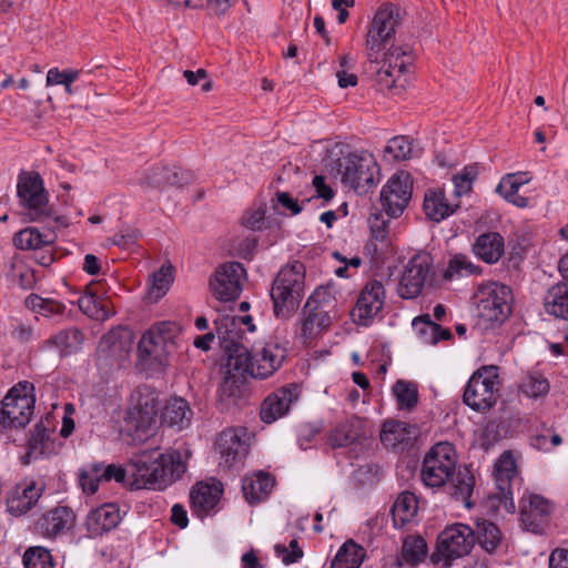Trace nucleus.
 Here are the masks:
<instances>
[{"label":"nucleus","instance_id":"nucleus-1","mask_svg":"<svg viewBox=\"0 0 568 568\" xmlns=\"http://www.w3.org/2000/svg\"><path fill=\"white\" fill-rule=\"evenodd\" d=\"M129 471L133 477L131 486L135 489L162 490L179 479L186 470V465L176 450L160 453L158 448L142 450L132 456ZM128 469L114 464L102 466L101 476L104 481L114 479L124 483Z\"/></svg>","mask_w":568,"mask_h":568},{"label":"nucleus","instance_id":"nucleus-2","mask_svg":"<svg viewBox=\"0 0 568 568\" xmlns=\"http://www.w3.org/2000/svg\"><path fill=\"white\" fill-rule=\"evenodd\" d=\"M326 168L335 178L358 194L367 193L375 186L376 175L379 174L378 164L368 152H349L347 155L333 156V152L326 158Z\"/></svg>","mask_w":568,"mask_h":568},{"label":"nucleus","instance_id":"nucleus-3","mask_svg":"<svg viewBox=\"0 0 568 568\" xmlns=\"http://www.w3.org/2000/svg\"><path fill=\"white\" fill-rule=\"evenodd\" d=\"M305 266L301 262L283 267L275 277L271 297L277 317L288 318L300 306L304 294Z\"/></svg>","mask_w":568,"mask_h":568},{"label":"nucleus","instance_id":"nucleus-4","mask_svg":"<svg viewBox=\"0 0 568 568\" xmlns=\"http://www.w3.org/2000/svg\"><path fill=\"white\" fill-rule=\"evenodd\" d=\"M336 298L331 288L318 287L308 297L302 310V337L313 339L329 328L337 316Z\"/></svg>","mask_w":568,"mask_h":568},{"label":"nucleus","instance_id":"nucleus-5","mask_svg":"<svg viewBox=\"0 0 568 568\" xmlns=\"http://www.w3.org/2000/svg\"><path fill=\"white\" fill-rule=\"evenodd\" d=\"M17 196L26 222L42 221L51 216L49 194L43 179L36 171H21L18 175Z\"/></svg>","mask_w":568,"mask_h":568},{"label":"nucleus","instance_id":"nucleus-6","mask_svg":"<svg viewBox=\"0 0 568 568\" xmlns=\"http://www.w3.org/2000/svg\"><path fill=\"white\" fill-rule=\"evenodd\" d=\"M180 333L181 327L175 322L164 321L153 324L139 342L140 358L164 365L168 357L175 351Z\"/></svg>","mask_w":568,"mask_h":568},{"label":"nucleus","instance_id":"nucleus-7","mask_svg":"<svg viewBox=\"0 0 568 568\" xmlns=\"http://www.w3.org/2000/svg\"><path fill=\"white\" fill-rule=\"evenodd\" d=\"M476 544L475 531L468 525L454 524L446 527L437 537L436 550L430 559L444 568L452 566L453 561L468 555Z\"/></svg>","mask_w":568,"mask_h":568},{"label":"nucleus","instance_id":"nucleus-8","mask_svg":"<svg viewBox=\"0 0 568 568\" xmlns=\"http://www.w3.org/2000/svg\"><path fill=\"white\" fill-rule=\"evenodd\" d=\"M399 8L385 3L376 11L366 37V55L371 64H378L379 52L394 37L399 26Z\"/></svg>","mask_w":568,"mask_h":568},{"label":"nucleus","instance_id":"nucleus-9","mask_svg":"<svg viewBox=\"0 0 568 568\" xmlns=\"http://www.w3.org/2000/svg\"><path fill=\"white\" fill-rule=\"evenodd\" d=\"M34 387L29 382H19L1 402L0 423L4 427H24L33 414Z\"/></svg>","mask_w":568,"mask_h":568},{"label":"nucleus","instance_id":"nucleus-10","mask_svg":"<svg viewBox=\"0 0 568 568\" xmlns=\"http://www.w3.org/2000/svg\"><path fill=\"white\" fill-rule=\"evenodd\" d=\"M479 316L491 323H504L513 313V291L508 285L489 282L477 293Z\"/></svg>","mask_w":568,"mask_h":568},{"label":"nucleus","instance_id":"nucleus-11","mask_svg":"<svg viewBox=\"0 0 568 568\" xmlns=\"http://www.w3.org/2000/svg\"><path fill=\"white\" fill-rule=\"evenodd\" d=\"M456 467V453L448 443L434 445L425 455L420 477L423 483L430 488L444 486Z\"/></svg>","mask_w":568,"mask_h":568},{"label":"nucleus","instance_id":"nucleus-12","mask_svg":"<svg viewBox=\"0 0 568 568\" xmlns=\"http://www.w3.org/2000/svg\"><path fill=\"white\" fill-rule=\"evenodd\" d=\"M498 368L484 366L469 378L463 400L471 409L484 412L493 407L497 400Z\"/></svg>","mask_w":568,"mask_h":568},{"label":"nucleus","instance_id":"nucleus-13","mask_svg":"<svg viewBox=\"0 0 568 568\" xmlns=\"http://www.w3.org/2000/svg\"><path fill=\"white\" fill-rule=\"evenodd\" d=\"M217 336L221 341L226 357L229 369L243 375L247 373L251 375V363L253 354H251L245 345L235 339L236 333L234 332L235 318L234 316H223L214 322Z\"/></svg>","mask_w":568,"mask_h":568},{"label":"nucleus","instance_id":"nucleus-14","mask_svg":"<svg viewBox=\"0 0 568 568\" xmlns=\"http://www.w3.org/2000/svg\"><path fill=\"white\" fill-rule=\"evenodd\" d=\"M517 476L518 470L513 454L508 450L504 452L495 464L497 493L490 497L491 507L503 506L507 513H515L513 485Z\"/></svg>","mask_w":568,"mask_h":568},{"label":"nucleus","instance_id":"nucleus-15","mask_svg":"<svg viewBox=\"0 0 568 568\" xmlns=\"http://www.w3.org/2000/svg\"><path fill=\"white\" fill-rule=\"evenodd\" d=\"M413 192V180L405 171L395 173L381 191L383 212L389 217H398L408 205Z\"/></svg>","mask_w":568,"mask_h":568},{"label":"nucleus","instance_id":"nucleus-16","mask_svg":"<svg viewBox=\"0 0 568 568\" xmlns=\"http://www.w3.org/2000/svg\"><path fill=\"white\" fill-rule=\"evenodd\" d=\"M158 398L148 389L139 390L126 413V423L135 432L148 434L156 424Z\"/></svg>","mask_w":568,"mask_h":568},{"label":"nucleus","instance_id":"nucleus-17","mask_svg":"<svg viewBox=\"0 0 568 568\" xmlns=\"http://www.w3.org/2000/svg\"><path fill=\"white\" fill-rule=\"evenodd\" d=\"M430 257L426 254L414 255L403 272L398 284V295L402 298L417 297L426 283L429 275Z\"/></svg>","mask_w":568,"mask_h":568},{"label":"nucleus","instance_id":"nucleus-18","mask_svg":"<svg viewBox=\"0 0 568 568\" xmlns=\"http://www.w3.org/2000/svg\"><path fill=\"white\" fill-rule=\"evenodd\" d=\"M244 272L242 264L239 262L221 265L210 280L213 295L225 302L236 300L242 291L240 280Z\"/></svg>","mask_w":568,"mask_h":568},{"label":"nucleus","instance_id":"nucleus-19","mask_svg":"<svg viewBox=\"0 0 568 568\" xmlns=\"http://www.w3.org/2000/svg\"><path fill=\"white\" fill-rule=\"evenodd\" d=\"M245 434L244 428L233 427L220 433L215 445L220 454L221 466L230 469L243 462L248 452V445L243 439Z\"/></svg>","mask_w":568,"mask_h":568},{"label":"nucleus","instance_id":"nucleus-20","mask_svg":"<svg viewBox=\"0 0 568 568\" xmlns=\"http://www.w3.org/2000/svg\"><path fill=\"white\" fill-rule=\"evenodd\" d=\"M385 303V290L381 282H368L361 291L351 315L358 325L366 326L376 316Z\"/></svg>","mask_w":568,"mask_h":568},{"label":"nucleus","instance_id":"nucleus-21","mask_svg":"<svg viewBox=\"0 0 568 568\" xmlns=\"http://www.w3.org/2000/svg\"><path fill=\"white\" fill-rule=\"evenodd\" d=\"M298 398V386L288 384L275 389L262 403L260 416L261 419L271 424L285 416L291 405Z\"/></svg>","mask_w":568,"mask_h":568},{"label":"nucleus","instance_id":"nucleus-22","mask_svg":"<svg viewBox=\"0 0 568 568\" xmlns=\"http://www.w3.org/2000/svg\"><path fill=\"white\" fill-rule=\"evenodd\" d=\"M551 510V503L542 496L528 494L520 499V520L527 530L535 534L542 530Z\"/></svg>","mask_w":568,"mask_h":568},{"label":"nucleus","instance_id":"nucleus-23","mask_svg":"<svg viewBox=\"0 0 568 568\" xmlns=\"http://www.w3.org/2000/svg\"><path fill=\"white\" fill-rule=\"evenodd\" d=\"M285 358V349L276 343H266L253 354L251 376L265 379L277 371Z\"/></svg>","mask_w":568,"mask_h":568},{"label":"nucleus","instance_id":"nucleus-24","mask_svg":"<svg viewBox=\"0 0 568 568\" xmlns=\"http://www.w3.org/2000/svg\"><path fill=\"white\" fill-rule=\"evenodd\" d=\"M460 206L459 201H448L443 189H428L424 195L423 210L426 217L440 222L453 215Z\"/></svg>","mask_w":568,"mask_h":568},{"label":"nucleus","instance_id":"nucleus-25","mask_svg":"<svg viewBox=\"0 0 568 568\" xmlns=\"http://www.w3.org/2000/svg\"><path fill=\"white\" fill-rule=\"evenodd\" d=\"M74 520L72 510L68 507H55L43 514L34 525L38 534L44 537H55L58 534L69 528Z\"/></svg>","mask_w":568,"mask_h":568},{"label":"nucleus","instance_id":"nucleus-26","mask_svg":"<svg viewBox=\"0 0 568 568\" xmlns=\"http://www.w3.org/2000/svg\"><path fill=\"white\" fill-rule=\"evenodd\" d=\"M120 521L119 507L115 504H104L89 513L85 524L90 534L97 537L114 529Z\"/></svg>","mask_w":568,"mask_h":568},{"label":"nucleus","instance_id":"nucleus-27","mask_svg":"<svg viewBox=\"0 0 568 568\" xmlns=\"http://www.w3.org/2000/svg\"><path fill=\"white\" fill-rule=\"evenodd\" d=\"M193 410L186 399L182 397H171L168 399L162 420L170 427L182 430L191 425Z\"/></svg>","mask_w":568,"mask_h":568},{"label":"nucleus","instance_id":"nucleus-28","mask_svg":"<svg viewBox=\"0 0 568 568\" xmlns=\"http://www.w3.org/2000/svg\"><path fill=\"white\" fill-rule=\"evenodd\" d=\"M473 250L484 262L496 263L504 254V237L498 232L483 233L476 239Z\"/></svg>","mask_w":568,"mask_h":568},{"label":"nucleus","instance_id":"nucleus-29","mask_svg":"<svg viewBox=\"0 0 568 568\" xmlns=\"http://www.w3.org/2000/svg\"><path fill=\"white\" fill-rule=\"evenodd\" d=\"M83 341L84 334L80 328L69 327L44 341V346H54L61 356H68L77 353L81 348Z\"/></svg>","mask_w":568,"mask_h":568},{"label":"nucleus","instance_id":"nucleus-30","mask_svg":"<svg viewBox=\"0 0 568 568\" xmlns=\"http://www.w3.org/2000/svg\"><path fill=\"white\" fill-rule=\"evenodd\" d=\"M247 393L245 378L242 374H232L227 369L220 387L219 397L226 406L240 405Z\"/></svg>","mask_w":568,"mask_h":568},{"label":"nucleus","instance_id":"nucleus-31","mask_svg":"<svg viewBox=\"0 0 568 568\" xmlns=\"http://www.w3.org/2000/svg\"><path fill=\"white\" fill-rule=\"evenodd\" d=\"M274 486L273 477L264 471L245 477L242 484V490L245 499L251 503H258L267 497Z\"/></svg>","mask_w":568,"mask_h":568},{"label":"nucleus","instance_id":"nucleus-32","mask_svg":"<svg viewBox=\"0 0 568 568\" xmlns=\"http://www.w3.org/2000/svg\"><path fill=\"white\" fill-rule=\"evenodd\" d=\"M57 239L53 231L40 232L36 227H26L13 236V245L19 250H38L52 244Z\"/></svg>","mask_w":568,"mask_h":568},{"label":"nucleus","instance_id":"nucleus-33","mask_svg":"<svg viewBox=\"0 0 568 568\" xmlns=\"http://www.w3.org/2000/svg\"><path fill=\"white\" fill-rule=\"evenodd\" d=\"M43 487L37 486L33 481L18 487L16 496L9 499L8 508L10 513L21 516L29 511L39 500Z\"/></svg>","mask_w":568,"mask_h":568},{"label":"nucleus","instance_id":"nucleus-34","mask_svg":"<svg viewBox=\"0 0 568 568\" xmlns=\"http://www.w3.org/2000/svg\"><path fill=\"white\" fill-rule=\"evenodd\" d=\"M548 314L568 321V281L552 285L544 298Z\"/></svg>","mask_w":568,"mask_h":568},{"label":"nucleus","instance_id":"nucleus-35","mask_svg":"<svg viewBox=\"0 0 568 568\" xmlns=\"http://www.w3.org/2000/svg\"><path fill=\"white\" fill-rule=\"evenodd\" d=\"M221 494L216 486L200 483L190 495L192 507L199 515H206L219 503Z\"/></svg>","mask_w":568,"mask_h":568},{"label":"nucleus","instance_id":"nucleus-36","mask_svg":"<svg viewBox=\"0 0 568 568\" xmlns=\"http://www.w3.org/2000/svg\"><path fill=\"white\" fill-rule=\"evenodd\" d=\"M181 171L175 166H155L145 174L142 185L162 190L182 184Z\"/></svg>","mask_w":568,"mask_h":568},{"label":"nucleus","instance_id":"nucleus-37","mask_svg":"<svg viewBox=\"0 0 568 568\" xmlns=\"http://www.w3.org/2000/svg\"><path fill=\"white\" fill-rule=\"evenodd\" d=\"M475 539L488 554H496L503 545V536L498 526L489 520L481 519L476 524Z\"/></svg>","mask_w":568,"mask_h":568},{"label":"nucleus","instance_id":"nucleus-38","mask_svg":"<svg viewBox=\"0 0 568 568\" xmlns=\"http://www.w3.org/2000/svg\"><path fill=\"white\" fill-rule=\"evenodd\" d=\"M449 480L452 481L450 496L470 508L473 506L470 497L475 486V477L471 471L467 468L459 469L457 473H453Z\"/></svg>","mask_w":568,"mask_h":568},{"label":"nucleus","instance_id":"nucleus-39","mask_svg":"<svg viewBox=\"0 0 568 568\" xmlns=\"http://www.w3.org/2000/svg\"><path fill=\"white\" fill-rule=\"evenodd\" d=\"M50 440V429L42 422L37 423L28 439V450L22 456L23 465H29L32 459L43 455Z\"/></svg>","mask_w":568,"mask_h":568},{"label":"nucleus","instance_id":"nucleus-40","mask_svg":"<svg viewBox=\"0 0 568 568\" xmlns=\"http://www.w3.org/2000/svg\"><path fill=\"white\" fill-rule=\"evenodd\" d=\"M364 559V548L347 540L332 560L331 568H358Z\"/></svg>","mask_w":568,"mask_h":568},{"label":"nucleus","instance_id":"nucleus-41","mask_svg":"<svg viewBox=\"0 0 568 568\" xmlns=\"http://www.w3.org/2000/svg\"><path fill=\"white\" fill-rule=\"evenodd\" d=\"M410 426L406 423L388 420L384 423L381 432V442L386 448L396 449L409 439Z\"/></svg>","mask_w":568,"mask_h":568},{"label":"nucleus","instance_id":"nucleus-42","mask_svg":"<svg viewBox=\"0 0 568 568\" xmlns=\"http://www.w3.org/2000/svg\"><path fill=\"white\" fill-rule=\"evenodd\" d=\"M417 509L418 501L416 496L410 491L400 493L392 507L395 524L405 525L416 515Z\"/></svg>","mask_w":568,"mask_h":568},{"label":"nucleus","instance_id":"nucleus-43","mask_svg":"<svg viewBox=\"0 0 568 568\" xmlns=\"http://www.w3.org/2000/svg\"><path fill=\"white\" fill-rule=\"evenodd\" d=\"M359 426V418L347 419L338 424L329 436L331 444L334 447H346L349 444H353L361 436Z\"/></svg>","mask_w":568,"mask_h":568},{"label":"nucleus","instance_id":"nucleus-44","mask_svg":"<svg viewBox=\"0 0 568 568\" xmlns=\"http://www.w3.org/2000/svg\"><path fill=\"white\" fill-rule=\"evenodd\" d=\"M427 555V544L420 536H408L404 539L402 548V558L405 562L415 566L425 559Z\"/></svg>","mask_w":568,"mask_h":568},{"label":"nucleus","instance_id":"nucleus-45","mask_svg":"<svg viewBox=\"0 0 568 568\" xmlns=\"http://www.w3.org/2000/svg\"><path fill=\"white\" fill-rule=\"evenodd\" d=\"M173 282L172 266H162L152 274L151 285L149 288V298L156 303L169 291Z\"/></svg>","mask_w":568,"mask_h":568},{"label":"nucleus","instance_id":"nucleus-46","mask_svg":"<svg viewBox=\"0 0 568 568\" xmlns=\"http://www.w3.org/2000/svg\"><path fill=\"white\" fill-rule=\"evenodd\" d=\"M393 393L400 409H413L418 403V389L416 384L398 379L393 386Z\"/></svg>","mask_w":568,"mask_h":568},{"label":"nucleus","instance_id":"nucleus-47","mask_svg":"<svg viewBox=\"0 0 568 568\" xmlns=\"http://www.w3.org/2000/svg\"><path fill=\"white\" fill-rule=\"evenodd\" d=\"M79 308L89 317L103 321L109 317L105 302L93 293H87L78 300Z\"/></svg>","mask_w":568,"mask_h":568},{"label":"nucleus","instance_id":"nucleus-48","mask_svg":"<svg viewBox=\"0 0 568 568\" xmlns=\"http://www.w3.org/2000/svg\"><path fill=\"white\" fill-rule=\"evenodd\" d=\"M377 83L381 89L393 90L404 88L406 79H402L392 69V59H383L382 67L375 70Z\"/></svg>","mask_w":568,"mask_h":568},{"label":"nucleus","instance_id":"nucleus-49","mask_svg":"<svg viewBox=\"0 0 568 568\" xmlns=\"http://www.w3.org/2000/svg\"><path fill=\"white\" fill-rule=\"evenodd\" d=\"M477 175L478 168L476 165H468L465 166L460 173L453 176L454 195L457 201L471 191L473 182L476 180Z\"/></svg>","mask_w":568,"mask_h":568},{"label":"nucleus","instance_id":"nucleus-50","mask_svg":"<svg viewBox=\"0 0 568 568\" xmlns=\"http://www.w3.org/2000/svg\"><path fill=\"white\" fill-rule=\"evenodd\" d=\"M80 71L75 69H65L60 71L58 68H52L47 73L45 84L48 87L61 84L68 94H73V82L79 78Z\"/></svg>","mask_w":568,"mask_h":568},{"label":"nucleus","instance_id":"nucleus-51","mask_svg":"<svg viewBox=\"0 0 568 568\" xmlns=\"http://www.w3.org/2000/svg\"><path fill=\"white\" fill-rule=\"evenodd\" d=\"M549 382L538 373L528 374L520 384L523 393L531 398L545 396L549 392Z\"/></svg>","mask_w":568,"mask_h":568},{"label":"nucleus","instance_id":"nucleus-52","mask_svg":"<svg viewBox=\"0 0 568 568\" xmlns=\"http://www.w3.org/2000/svg\"><path fill=\"white\" fill-rule=\"evenodd\" d=\"M26 568H54L50 551L43 547H30L23 555Z\"/></svg>","mask_w":568,"mask_h":568},{"label":"nucleus","instance_id":"nucleus-53","mask_svg":"<svg viewBox=\"0 0 568 568\" xmlns=\"http://www.w3.org/2000/svg\"><path fill=\"white\" fill-rule=\"evenodd\" d=\"M479 272V267L474 265L467 256L458 254L455 255L448 264L444 273L446 280H452L455 276L471 275Z\"/></svg>","mask_w":568,"mask_h":568},{"label":"nucleus","instance_id":"nucleus-54","mask_svg":"<svg viewBox=\"0 0 568 568\" xmlns=\"http://www.w3.org/2000/svg\"><path fill=\"white\" fill-rule=\"evenodd\" d=\"M412 144L405 136L392 138L384 149V156L389 155L394 161H404L410 158Z\"/></svg>","mask_w":568,"mask_h":568},{"label":"nucleus","instance_id":"nucleus-55","mask_svg":"<svg viewBox=\"0 0 568 568\" xmlns=\"http://www.w3.org/2000/svg\"><path fill=\"white\" fill-rule=\"evenodd\" d=\"M383 59H392V69L400 79L404 78L408 65L412 63V59L407 51L400 47H393L389 49L388 52L384 54Z\"/></svg>","mask_w":568,"mask_h":568},{"label":"nucleus","instance_id":"nucleus-56","mask_svg":"<svg viewBox=\"0 0 568 568\" xmlns=\"http://www.w3.org/2000/svg\"><path fill=\"white\" fill-rule=\"evenodd\" d=\"M274 549L285 565L296 562L303 557V550L298 547L297 539H292L288 544V548L285 545L277 544Z\"/></svg>","mask_w":568,"mask_h":568},{"label":"nucleus","instance_id":"nucleus-57","mask_svg":"<svg viewBox=\"0 0 568 568\" xmlns=\"http://www.w3.org/2000/svg\"><path fill=\"white\" fill-rule=\"evenodd\" d=\"M102 466L93 465L92 466V475L87 471H82L80 475V484L82 486L83 491L88 494H94L98 490L99 483L103 480L100 478Z\"/></svg>","mask_w":568,"mask_h":568},{"label":"nucleus","instance_id":"nucleus-58","mask_svg":"<svg viewBox=\"0 0 568 568\" xmlns=\"http://www.w3.org/2000/svg\"><path fill=\"white\" fill-rule=\"evenodd\" d=\"M368 222L373 237L377 241H385L388 235L389 221L385 220L382 213H374L371 214Z\"/></svg>","mask_w":568,"mask_h":568},{"label":"nucleus","instance_id":"nucleus-59","mask_svg":"<svg viewBox=\"0 0 568 568\" xmlns=\"http://www.w3.org/2000/svg\"><path fill=\"white\" fill-rule=\"evenodd\" d=\"M527 179H523V174H507L505 178L501 179L500 183L496 187V191L498 193L503 192H510L509 196L517 193L519 191V187L527 183Z\"/></svg>","mask_w":568,"mask_h":568},{"label":"nucleus","instance_id":"nucleus-60","mask_svg":"<svg viewBox=\"0 0 568 568\" xmlns=\"http://www.w3.org/2000/svg\"><path fill=\"white\" fill-rule=\"evenodd\" d=\"M139 233L135 230H126L125 232L116 233L112 236V244L121 248H130L138 241Z\"/></svg>","mask_w":568,"mask_h":568},{"label":"nucleus","instance_id":"nucleus-61","mask_svg":"<svg viewBox=\"0 0 568 568\" xmlns=\"http://www.w3.org/2000/svg\"><path fill=\"white\" fill-rule=\"evenodd\" d=\"M265 210L262 207L247 212L243 216V224L251 230H261L264 224Z\"/></svg>","mask_w":568,"mask_h":568},{"label":"nucleus","instance_id":"nucleus-62","mask_svg":"<svg viewBox=\"0 0 568 568\" xmlns=\"http://www.w3.org/2000/svg\"><path fill=\"white\" fill-rule=\"evenodd\" d=\"M276 199L280 204H282L284 207L288 209L292 214H298L303 210V204L306 202H311V199H306L302 202V204H298V202L291 196L287 192H277Z\"/></svg>","mask_w":568,"mask_h":568},{"label":"nucleus","instance_id":"nucleus-63","mask_svg":"<svg viewBox=\"0 0 568 568\" xmlns=\"http://www.w3.org/2000/svg\"><path fill=\"white\" fill-rule=\"evenodd\" d=\"M313 185L315 187L317 197L329 201L334 196V191L331 186L325 183V178L322 175H315L313 179Z\"/></svg>","mask_w":568,"mask_h":568},{"label":"nucleus","instance_id":"nucleus-64","mask_svg":"<svg viewBox=\"0 0 568 568\" xmlns=\"http://www.w3.org/2000/svg\"><path fill=\"white\" fill-rule=\"evenodd\" d=\"M549 568H568V550L555 549L549 557Z\"/></svg>","mask_w":568,"mask_h":568}]
</instances>
